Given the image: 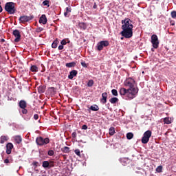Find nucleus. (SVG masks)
<instances>
[{
    "instance_id": "nucleus-1",
    "label": "nucleus",
    "mask_w": 176,
    "mask_h": 176,
    "mask_svg": "<svg viewBox=\"0 0 176 176\" xmlns=\"http://www.w3.org/2000/svg\"><path fill=\"white\" fill-rule=\"evenodd\" d=\"M121 23L122 24L121 27L122 31L120 32L122 36L126 39H130V38L133 37V28H134L133 21L129 18H125L121 21Z\"/></svg>"
},
{
    "instance_id": "nucleus-2",
    "label": "nucleus",
    "mask_w": 176,
    "mask_h": 176,
    "mask_svg": "<svg viewBox=\"0 0 176 176\" xmlns=\"http://www.w3.org/2000/svg\"><path fill=\"white\" fill-rule=\"evenodd\" d=\"M120 95L124 100H130L135 98L138 94H135L134 89L133 91L130 89L121 87L119 91Z\"/></svg>"
},
{
    "instance_id": "nucleus-3",
    "label": "nucleus",
    "mask_w": 176,
    "mask_h": 176,
    "mask_svg": "<svg viewBox=\"0 0 176 176\" xmlns=\"http://www.w3.org/2000/svg\"><path fill=\"white\" fill-rule=\"evenodd\" d=\"M134 83H135V80L132 78H129L124 82V87H129L128 90H131V91H133H133H135L134 93L138 94V87H135Z\"/></svg>"
},
{
    "instance_id": "nucleus-4",
    "label": "nucleus",
    "mask_w": 176,
    "mask_h": 176,
    "mask_svg": "<svg viewBox=\"0 0 176 176\" xmlns=\"http://www.w3.org/2000/svg\"><path fill=\"white\" fill-rule=\"evenodd\" d=\"M4 9L9 14H14L16 13V3L13 2H7Z\"/></svg>"
},
{
    "instance_id": "nucleus-5",
    "label": "nucleus",
    "mask_w": 176,
    "mask_h": 176,
    "mask_svg": "<svg viewBox=\"0 0 176 176\" xmlns=\"http://www.w3.org/2000/svg\"><path fill=\"white\" fill-rule=\"evenodd\" d=\"M50 142V139L49 138H43L42 136H39L36 139V143L39 146H43V145H47Z\"/></svg>"
},
{
    "instance_id": "nucleus-6",
    "label": "nucleus",
    "mask_w": 176,
    "mask_h": 176,
    "mask_svg": "<svg viewBox=\"0 0 176 176\" xmlns=\"http://www.w3.org/2000/svg\"><path fill=\"white\" fill-rule=\"evenodd\" d=\"M151 137H152V131L147 130L145 131L143 134V137L142 138V144H148Z\"/></svg>"
},
{
    "instance_id": "nucleus-7",
    "label": "nucleus",
    "mask_w": 176,
    "mask_h": 176,
    "mask_svg": "<svg viewBox=\"0 0 176 176\" xmlns=\"http://www.w3.org/2000/svg\"><path fill=\"white\" fill-rule=\"evenodd\" d=\"M109 46V41L105 40V41H101L97 43L96 47L97 50L98 52H101L104 47H108Z\"/></svg>"
},
{
    "instance_id": "nucleus-8",
    "label": "nucleus",
    "mask_w": 176,
    "mask_h": 176,
    "mask_svg": "<svg viewBox=\"0 0 176 176\" xmlns=\"http://www.w3.org/2000/svg\"><path fill=\"white\" fill-rule=\"evenodd\" d=\"M151 43L154 49H157V47H159V38L157 37V35L153 34L151 36Z\"/></svg>"
},
{
    "instance_id": "nucleus-9",
    "label": "nucleus",
    "mask_w": 176,
    "mask_h": 176,
    "mask_svg": "<svg viewBox=\"0 0 176 176\" xmlns=\"http://www.w3.org/2000/svg\"><path fill=\"white\" fill-rule=\"evenodd\" d=\"M34 19V16H28L27 15H23L19 17V23L21 24H25V23H28V21H31Z\"/></svg>"
},
{
    "instance_id": "nucleus-10",
    "label": "nucleus",
    "mask_w": 176,
    "mask_h": 176,
    "mask_svg": "<svg viewBox=\"0 0 176 176\" xmlns=\"http://www.w3.org/2000/svg\"><path fill=\"white\" fill-rule=\"evenodd\" d=\"M12 35L15 37L14 42L17 43L21 40V34H20V31L17 29L12 32Z\"/></svg>"
},
{
    "instance_id": "nucleus-11",
    "label": "nucleus",
    "mask_w": 176,
    "mask_h": 176,
    "mask_svg": "<svg viewBox=\"0 0 176 176\" xmlns=\"http://www.w3.org/2000/svg\"><path fill=\"white\" fill-rule=\"evenodd\" d=\"M75 76H78V72L76 70H72L68 75V79L72 80Z\"/></svg>"
},
{
    "instance_id": "nucleus-12",
    "label": "nucleus",
    "mask_w": 176,
    "mask_h": 176,
    "mask_svg": "<svg viewBox=\"0 0 176 176\" xmlns=\"http://www.w3.org/2000/svg\"><path fill=\"white\" fill-rule=\"evenodd\" d=\"M12 149H13V144L8 143L6 144V153L7 155H10L12 153Z\"/></svg>"
},
{
    "instance_id": "nucleus-13",
    "label": "nucleus",
    "mask_w": 176,
    "mask_h": 176,
    "mask_svg": "<svg viewBox=\"0 0 176 176\" xmlns=\"http://www.w3.org/2000/svg\"><path fill=\"white\" fill-rule=\"evenodd\" d=\"M107 98H108V94L104 92L102 94V98L100 99L101 104H107Z\"/></svg>"
},
{
    "instance_id": "nucleus-14",
    "label": "nucleus",
    "mask_w": 176,
    "mask_h": 176,
    "mask_svg": "<svg viewBox=\"0 0 176 176\" xmlns=\"http://www.w3.org/2000/svg\"><path fill=\"white\" fill-rule=\"evenodd\" d=\"M100 110V107L97 104H93L90 106V107L88 109V111L90 113L91 111H93L94 112H97V111Z\"/></svg>"
},
{
    "instance_id": "nucleus-15",
    "label": "nucleus",
    "mask_w": 176,
    "mask_h": 176,
    "mask_svg": "<svg viewBox=\"0 0 176 176\" xmlns=\"http://www.w3.org/2000/svg\"><path fill=\"white\" fill-rule=\"evenodd\" d=\"M40 24H46L47 23V18H46V15L42 14L39 19Z\"/></svg>"
},
{
    "instance_id": "nucleus-16",
    "label": "nucleus",
    "mask_w": 176,
    "mask_h": 176,
    "mask_svg": "<svg viewBox=\"0 0 176 176\" xmlns=\"http://www.w3.org/2000/svg\"><path fill=\"white\" fill-rule=\"evenodd\" d=\"M45 91H46V87L45 85H40L38 87V93L39 94H42L43 93H45Z\"/></svg>"
},
{
    "instance_id": "nucleus-17",
    "label": "nucleus",
    "mask_w": 176,
    "mask_h": 176,
    "mask_svg": "<svg viewBox=\"0 0 176 176\" xmlns=\"http://www.w3.org/2000/svg\"><path fill=\"white\" fill-rule=\"evenodd\" d=\"M19 106L21 109H24V108H27V102H25V100H21L19 103Z\"/></svg>"
},
{
    "instance_id": "nucleus-18",
    "label": "nucleus",
    "mask_w": 176,
    "mask_h": 176,
    "mask_svg": "<svg viewBox=\"0 0 176 176\" xmlns=\"http://www.w3.org/2000/svg\"><path fill=\"white\" fill-rule=\"evenodd\" d=\"M119 161L120 162L121 164H122V166H127V163H129V158H120Z\"/></svg>"
},
{
    "instance_id": "nucleus-19",
    "label": "nucleus",
    "mask_w": 176,
    "mask_h": 176,
    "mask_svg": "<svg viewBox=\"0 0 176 176\" xmlns=\"http://www.w3.org/2000/svg\"><path fill=\"white\" fill-rule=\"evenodd\" d=\"M65 67L67 68H74V67H76V62H70L65 64Z\"/></svg>"
},
{
    "instance_id": "nucleus-20",
    "label": "nucleus",
    "mask_w": 176,
    "mask_h": 176,
    "mask_svg": "<svg viewBox=\"0 0 176 176\" xmlns=\"http://www.w3.org/2000/svg\"><path fill=\"white\" fill-rule=\"evenodd\" d=\"M42 166L44 168H52V166H50L49 161H44Z\"/></svg>"
},
{
    "instance_id": "nucleus-21",
    "label": "nucleus",
    "mask_w": 176,
    "mask_h": 176,
    "mask_svg": "<svg viewBox=\"0 0 176 176\" xmlns=\"http://www.w3.org/2000/svg\"><path fill=\"white\" fill-rule=\"evenodd\" d=\"M32 166H33V168H34V170H35V171H39L38 169H36V167H38V166H39V162H38L36 161H34L32 164Z\"/></svg>"
},
{
    "instance_id": "nucleus-22",
    "label": "nucleus",
    "mask_w": 176,
    "mask_h": 176,
    "mask_svg": "<svg viewBox=\"0 0 176 176\" xmlns=\"http://www.w3.org/2000/svg\"><path fill=\"white\" fill-rule=\"evenodd\" d=\"M119 99L116 97H113L109 100V102H111V104H116V102H118Z\"/></svg>"
},
{
    "instance_id": "nucleus-23",
    "label": "nucleus",
    "mask_w": 176,
    "mask_h": 176,
    "mask_svg": "<svg viewBox=\"0 0 176 176\" xmlns=\"http://www.w3.org/2000/svg\"><path fill=\"white\" fill-rule=\"evenodd\" d=\"M58 45V40L57 39L54 40L52 44V49H57Z\"/></svg>"
},
{
    "instance_id": "nucleus-24",
    "label": "nucleus",
    "mask_w": 176,
    "mask_h": 176,
    "mask_svg": "<svg viewBox=\"0 0 176 176\" xmlns=\"http://www.w3.org/2000/svg\"><path fill=\"white\" fill-rule=\"evenodd\" d=\"M61 152L63 153H69V147L65 146L60 149Z\"/></svg>"
},
{
    "instance_id": "nucleus-25",
    "label": "nucleus",
    "mask_w": 176,
    "mask_h": 176,
    "mask_svg": "<svg viewBox=\"0 0 176 176\" xmlns=\"http://www.w3.org/2000/svg\"><path fill=\"white\" fill-rule=\"evenodd\" d=\"M15 141H16V144H21V142L23 141V139L21 138V136L16 135L15 137Z\"/></svg>"
},
{
    "instance_id": "nucleus-26",
    "label": "nucleus",
    "mask_w": 176,
    "mask_h": 176,
    "mask_svg": "<svg viewBox=\"0 0 176 176\" xmlns=\"http://www.w3.org/2000/svg\"><path fill=\"white\" fill-rule=\"evenodd\" d=\"M30 71L32 72H38V67L35 65H33L30 67Z\"/></svg>"
},
{
    "instance_id": "nucleus-27",
    "label": "nucleus",
    "mask_w": 176,
    "mask_h": 176,
    "mask_svg": "<svg viewBox=\"0 0 176 176\" xmlns=\"http://www.w3.org/2000/svg\"><path fill=\"white\" fill-rule=\"evenodd\" d=\"M43 6H47V8H50V4L49 0H44L42 3Z\"/></svg>"
},
{
    "instance_id": "nucleus-28",
    "label": "nucleus",
    "mask_w": 176,
    "mask_h": 176,
    "mask_svg": "<svg viewBox=\"0 0 176 176\" xmlns=\"http://www.w3.org/2000/svg\"><path fill=\"white\" fill-rule=\"evenodd\" d=\"M94 85V80H89L87 86V87H93V86Z\"/></svg>"
},
{
    "instance_id": "nucleus-29",
    "label": "nucleus",
    "mask_w": 176,
    "mask_h": 176,
    "mask_svg": "<svg viewBox=\"0 0 176 176\" xmlns=\"http://www.w3.org/2000/svg\"><path fill=\"white\" fill-rule=\"evenodd\" d=\"M5 141H8V137L1 136V138H0V144H5Z\"/></svg>"
},
{
    "instance_id": "nucleus-30",
    "label": "nucleus",
    "mask_w": 176,
    "mask_h": 176,
    "mask_svg": "<svg viewBox=\"0 0 176 176\" xmlns=\"http://www.w3.org/2000/svg\"><path fill=\"white\" fill-rule=\"evenodd\" d=\"M133 137H134V134L131 132H129L126 133L127 140H132Z\"/></svg>"
},
{
    "instance_id": "nucleus-31",
    "label": "nucleus",
    "mask_w": 176,
    "mask_h": 176,
    "mask_svg": "<svg viewBox=\"0 0 176 176\" xmlns=\"http://www.w3.org/2000/svg\"><path fill=\"white\" fill-rule=\"evenodd\" d=\"M164 122L166 124H170L171 123V118H165L164 119Z\"/></svg>"
},
{
    "instance_id": "nucleus-32",
    "label": "nucleus",
    "mask_w": 176,
    "mask_h": 176,
    "mask_svg": "<svg viewBox=\"0 0 176 176\" xmlns=\"http://www.w3.org/2000/svg\"><path fill=\"white\" fill-rule=\"evenodd\" d=\"M109 134L110 135H113V134H115V128L110 127L109 129Z\"/></svg>"
},
{
    "instance_id": "nucleus-33",
    "label": "nucleus",
    "mask_w": 176,
    "mask_h": 176,
    "mask_svg": "<svg viewBox=\"0 0 176 176\" xmlns=\"http://www.w3.org/2000/svg\"><path fill=\"white\" fill-rule=\"evenodd\" d=\"M32 118V113H28L27 116L25 117V120H30Z\"/></svg>"
},
{
    "instance_id": "nucleus-34",
    "label": "nucleus",
    "mask_w": 176,
    "mask_h": 176,
    "mask_svg": "<svg viewBox=\"0 0 176 176\" xmlns=\"http://www.w3.org/2000/svg\"><path fill=\"white\" fill-rule=\"evenodd\" d=\"M156 171L157 173H162V171H163V166L160 165L157 166L156 168Z\"/></svg>"
},
{
    "instance_id": "nucleus-35",
    "label": "nucleus",
    "mask_w": 176,
    "mask_h": 176,
    "mask_svg": "<svg viewBox=\"0 0 176 176\" xmlns=\"http://www.w3.org/2000/svg\"><path fill=\"white\" fill-rule=\"evenodd\" d=\"M80 28H81L82 30H86V28H87V27L86 26V23H80Z\"/></svg>"
},
{
    "instance_id": "nucleus-36",
    "label": "nucleus",
    "mask_w": 176,
    "mask_h": 176,
    "mask_svg": "<svg viewBox=\"0 0 176 176\" xmlns=\"http://www.w3.org/2000/svg\"><path fill=\"white\" fill-rule=\"evenodd\" d=\"M111 94H113L115 97H118V90H116L115 89H112Z\"/></svg>"
},
{
    "instance_id": "nucleus-37",
    "label": "nucleus",
    "mask_w": 176,
    "mask_h": 176,
    "mask_svg": "<svg viewBox=\"0 0 176 176\" xmlns=\"http://www.w3.org/2000/svg\"><path fill=\"white\" fill-rule=\"evenodd\" d=\"M69 41H68L67 42V41L65 39H63L61 41H60V45H63V46H65V45H67V43H69Z\"/></svg>"
},
{
    "instance_id": "nucleus-38",
    "label": "nucleus",
    "mask_w": 176,
    "mask_h": 176,
    "mask_svg": "<svg viewBox=\"0 0 176 176\" xmlns=\"http://www.w3.org/2000/svg\"><path fill=\"white\" fill-rule=\"evenodd\" d=\"M47 155H48V156H53V155H54V151H53V150L48 151Z\"/></svg>"
},
{
    "instance_id": "nucleus-39",
    "label": "nucleus",
    "mask_w": 176,
    "mask_h": 176,
    "mask_svg": "<svg viewBox=\"0 0 176 176\" xmlns=\"http://www.w3.org/2000/svg\"><path fill=\"white\" fill-rule=\"evenodd\" d=\"M43 30V28H37L36 29V32H37L38 34H39V32H42V31Z\"/></svg>"
},
{
    "instance_id": "nucleus-40",
    "label": "nucleus",
    "mask_w": 176,
    "mask_h": 176,
    "mask_svg": "<svg viewBox=\"0 0 176 176\" xmlns=\"http://www.w3.org/2000/svg\"><path fill=\"white\" fill-rule=\"evenodd\" d=\"M171 17H172V19H175V17H176V11H172L171 12Z\"/></svg>"
},
{
    "instance_id": "nucleus-41",
    "label": "nucleus",
    "mask_w": 176,
    "mask_h": 176,
    "mask_svg": "<svg viewBox=\"0 0 176 176\" xmlns=\"http://www.w3.org/2000/svg\"><path fill=\"white\" fill-rule=\"evenodd\" d=\"M22 113L23 115H27V113H28V111L27 110V109L25 108L22 109Z\"/></svg>"
},
{
    "instance_id": "nucleus-42",
    "label": "nucleus",
    "mask_w": 176,
    "mask_h": 176,
    "mask_svg": "<svg viewBox=\"0 0 176 176\" xmlns=\"http://www.w3.org/2000/svg\"><path fill=\"white\" fill-rule=\"evenodd\" d=\"M74 153H76V155H77V156H80V150L79 149H76L74 151Z\"/></svg>"
},
{
    "instance_id": "nucleus-43",
    "label": "nucleus",
    "mask_w": 176,
    "mask_h": 176,
    "mask_svg": "<svg viewBox=\"0 0 176 176\" xmlns=\"http://www.w3.org/2000/svg\"><path fill=\"white\" fill-rule=\"evenodd\" d=\"M81 65L84 68H87V64H86V62H85V61L81 62Z\"/></svg>"
},
{
    "instance_id": "nucleus-44",
    "label": "nucleus",
    "mask_w": 176,
    "mask_h": 176,
    "mask_svg": "<svg viewBox=\"0 0 176 176\" xmlns=\"http://www.w3.org/2000/svg\"><path fill=\"white\" fill-rule=\"evenodd\" d=\"M72 10L70 7H67L66 8V12L67 13H70V12Z\"/></svg>"
},
{
    "instance_id": "nucleus-45",
    "label": "nucleus",
    "mask_w": 176,
    "mask_h": 176,
    "mask_svg": "<svg viewBox=\"0 0 176 176\" xmlns=\"http://www.w3.org/2000/svg\"><path fill=\"white\" fill-rule=\"evenodd\" d=\"M38 118H39V116L38 114H34V120H38Z\"/></svg>"
},
{
    "instance_id": "nucleus-46",
    "label": "nucleus",
    "mask_w": 176,
    "mask_h": 176,
    "mask_svg": "<svg viewBox=\"0 0 176 176\" xmlns=\"http://www.w3.org/2000/svg\"><path fill=\"white\" fill-rule=\"evenodd\" d=\"M58 50H63V49H64V45L63 44L60 45L58 47Z\"/></svg>"
},
{
    "instance_id": "nucleus-47",
    "label": "nucleus",
    "mask_w": 176,
    "mask_h": 176,
    "mask_svg": "<svg viewBox=\"0 0 176 176\" xmlns=\"http://www.w3.org/2000/svg\"><path fill=\"white\" fill-rule=\"evenodd\" d=\"M50 90H51L52 93H56V89L53 87H50Z\"/></svg>"
},
{
    "instance_id": "nucleus-48",
    "label": "nucleus",
    "mask_w": 176,
    "mask_h": 176,
    "mask_svg": "<svg viewBox=\"0 0 176 176\" xmlns=\"http://www.w3.org/2000/svg\"><path fill=\"white\" fill-rule=\"evenodd\" d=\"M82 130H87V125L84 124L81 127Z\"/></svg>"
},
{
    "instance_id": "nucleus-49",
    "label": "nucleus",
    "mask_w": 176,
    "mask_h": 176,
    "mask_svg": "<svg viewBox=\"0 0 176 176\" xmlns=\"http://www.w3.org/2000/svg\"><path fill=\"white\" fill-rule=\"evenodd\" d=\"M72 138H76V135H77L76 132V131L73 132L72 134Z\"/></svg>"
},
{
    "instance_id": "nucleus-50",
    "label": "nucleus",
    "mask_w": 176,
    "mask_h": 176,
    "mask_svg": "<svg viewBox=\"0 0 176 176\" xmlns=\"http://www.w3.org/2000/svg\"><path fill=\"white\" fill-rule=\"evenodd\" d=\"M4 163L6 164L9 163V159L6 158V160H4Z\"/></svg>"
},
{
    "instance_id": "nucleus-51",
    "label": "nucleus",
    "mask_w": 176,
    "mask_h": 176,
    "mask_svg": "<svg viewBox=\"0 0 176 176\" xmlns=\"http://www.w3.org/2000/svg\"><path fill=\"white\" fill-rule=\"evenodd\" d=\"M97 8V4L96 3H94V5L93 6L94 9H96Z\"/></svg>"
},
{
    "instance_id": "nucleus-52",
    "label": "nucleus",
    "mask_w": 176,
    "mask_h": 176,
    "mask_svg": "<svg viewBox=\"0 0 176 176\" xmlns=\"http://www.w3.org/2000/svg\"><path fill=\"white\" fill-rule=\"evenodd\" d=\"M2 10H3V8H2V6H0V13H2Z\"/></svg>"
},
{
    "instance_id": "nucleus-53",
    "label": "nucleus",
    "mask_w": 176,
    "mask_h": 176,
    "mask_svg": "<svg viewBox=\"0 0 176 176\" xmlns=\"http://www.w3.org/2000/svg\"><path fill=\"white\" fill-rule=\"evenodd\" d=\"M64 16H65V17H67V16H68V12H64Z\"/></svg>"
},
{
    "instance_id": "nucleus-54",
    "label": "nucleus",
    "mask_w": 176,
    "mask_h": 176,
    "mask_svg": "<svg viewBox=\"0 0 176 176\" xmlns=\"http://www.w3.org/2000/svg\"><path fill=\"white\" fill-rule=\"evenodd\" d=\"M0 42H1V43H3V42H5V40L3 38H1Z\"/></svg>"
},
{
    "instance_id": "nucleus-55",
    "label": "nucleus",
    "mask_w": 176,
    "mask_h": 176,
    "mask_svg": "<svg viewBox=\"0 0 176 176\" xmlns=\"http://www.w3.org/2000/svg\"><path fill=\"white\" fill-rule=\"evenodd\" d=\"M171 25H175V23L174 22H170Z\"/></svg>"
},
{
    "instance_id": "nucleus-56",
    "label": "nucleus",
    "mask_w": 176,
    "mask_h": 176,
    "mask_svg": "<svg viewBox=\"0 0 176 176\" xmlns=\"http://www.w3.org/2000/svg\"><path fill=\"white\" fill-rule=\"evenodd\" d=\"M151 52H155V47L151 48Z\"/></svg>"
},
{
    "instance_id": "nucleus-57",
    "label": "nucleus",
    "mask_w": 176,
    "mask_h": 176,
    "mask_svg": "<svg viewBox=\"0 0 176 176\" xmlns=\"http://www.w3.org/2000/svg\"><path fill=\"white\" fill-rule=\"evenodd\" d=\"M28 173H32V172H31V170H30V169H28Z\"/></svg>"
},
{
    "instance_id": "nucleus-58",
    "label": "nucleus",
    "mask_w": 176,
    "mask_h": 176,
    "mask_svg": "<svg viewBox=\"0 0 176 176\" xmlns=\"http://www.w3.org/2000/svg\"><path fill=\"white\" fill-rule=\"evenodd\" d=\"M124 39V38L123 37H121V40H123Z\"/></svg>"
},
{
    "instance_id": "nucleus-59",
    "label": "nucleus",
    "mask_w": 176,
    "mask_h": 176,
    "mask_svg": "<svg viewBox=\"0 0 176 176\" xmlns=\"http://www.w3.org/2000/svg\"><path fill=\"white\" fill-rule=\"evenodd\" d=\"M126 152H127V151H125L124 152V153H126Z\"/></svg>"
},
{
    "instance_id": "nucleus-60",
    "label": "nucleus",
    "mask_w": 176,
    "mask_h": 176,
    "mask_svg": "<svg viewBox=\"0 0 176 176\" xmlns=\"http://www.w3.org/2000/svg\"><path fill=\"white\" fill-rule=\"evenodd\" d=\"M67 1H68V0H65V2H67Z\"/></svg>"
},
{
    "instance_id": "nucleus-61",
    "label": "nucleus",
    "mask_w": 176,
    "mask_h": 176,
    "mask_svg": "<svg viewBox=\"0 0 176 176\" xmlns=\"http://www.w3.org/2000/svg\"><path fill=\"white\" fill-rule=\"evenodd\" d=\"M107 105H109V103H108Z\"/></svg>"
},
{
    "instance_id": "nucleus-62",
    "label": "nucleus",
    "mask_w": 176,
    "mask_h": 176,
    "mask_svg": "<svg viewBox=\"0 0 176 176\" xmlns=\"http://www.w3.org/2000/svg\"><path fill=\"white\" fill-rule=\"evenodd\" d=\"M0 5H1V3H0Z\"/></svg>"
}]
</instances>
